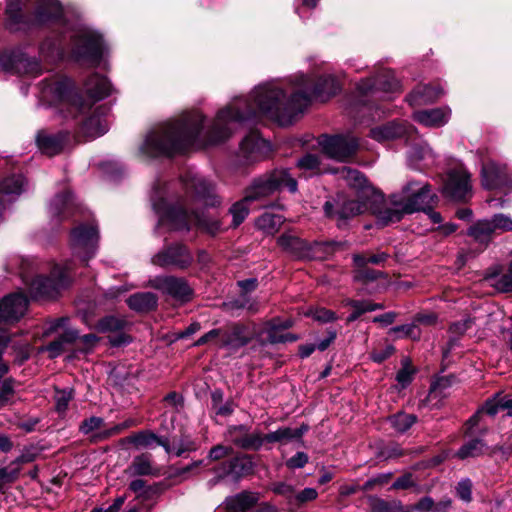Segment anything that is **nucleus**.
<instances>
[{
    "mask_svg": "<svg viewBox=\"0 0 512 512\" xmlns=\"http://www.w3.org/2000/svg\"><path fill=\"white\" fill-rule=\"evenodd\" d=\"M339 90L340 83L333 75L320 77L317 82L302 74L294 76L290 82H265L256 86L247 97H236L220 109L205 130V117L200 112L187 113L178 120L153 127L146 134L139 152L144 157L156 158L220 144L260 116L287 126L303 113L312 97L326 100Z\"/></svg>",
    "mask_w": 512,
    "mask_h": 512,
    "instance_id": "obj_1",
    "label": "nucleus"
},
{
    "mask_svg": "<svg viewBox=\"0 0 512 512\" xmlns=\"http://www.w3.org/2000/svg\"><path fill=\"white\" fill-rule=\"evenodd\" d=\"M84 90L87 99H83L74 90L71 79L53 76L39 83L38 97L44 104L61 105L68 110L69 115L75 117L78 113L89 110L94 102L108 97L112 92V86L107 78L93 74L86 80Z\"/></svg>",
    "mask_w": 512,
    "mask_h": 512,
    "instance_id": "obj_2",
    "label": "nucleus"
},
{
    "mask_svg": "<svg viewBox=\"0 0 512 512\" xmlns=\"http://www.w3.org/2000/svg\"><path fill=\"white\" fill-rule=\"evenodd\" d=\"M176 184H157L151 195L152 206L159 216V226H167L170 230L189 231L198 226L210 234L220 230L217 221L208 219L204 215L188 214L181 202L182 195L176 192Z\"/></svg>",
    "mask_w": 512,
    "mask_h": 512,
    "instance_id": "obj_3",
    "label": "nucleus"
},
{
    "mask_svg": "<svg viewBox=\"0 0 512 512\" xmlns=\"http://www.w3.org/2000/svg\"><path fill=\"white\" fill-rule=\"evenodd\" d=\"M34 8V16L27 19L22 13V0H7L6 26L11 31H26L34 26L48 24L62 16L58 0H28Z\"/></svg>",
    "mask_w": 512,
    "mask_h": 512,
    "instance_id": "obj_4",
    "label": "nucleus"
},
{
    "mask_svg": "<svg viewBox=\"0 0 512 512\" xmlns=\"http://www.w3.org/2000/svg\"><path fill=\"white\" fill-rule=\"evenodd\" d=\"M65 33H69L72 41V56L76 61L92 66L100 62L105 47L99 33L82 23L68 27Z\"/></svg>",
    "mask_w": 512,
    "mask_h": 512,
    "instance_id": "obj_5",
    "label": "nucleus"
},
{
    "mask_svg": "<svg viewBox=\"0 0 512 512\" xmlns=\"http://www.w3.org/2000/svg\"><path fill=\"white\" fill-rule=\"evenodd\" d=\"M400 91V84L395 78L394 73L391 70H381L377 75L372 78L362 80L357 86L358 97L360 98L358 103L350 108V114L356 117L354 114L358 110H371L368 106V102L374 99H391V94Z\"/></svg>",
    "mask_w": 512,
    "mask_h": 512,
    "instance_id": "obj_6",
    "label": "nucleus"
},
{
    "mask_svg": "<svg viewBox=\"0 0 512 512\" xmlns=\"http://www.w3.org/2000/svg\"><path fill=\"white\" fill-rule=\"evenodd\" d=\"M25 265H30L29 260H22L20 275L33 298H53L59 293L60 289L67 287L70 282L68 266H55L51 272V277L36 276L30 279Z\"/></svg>",
    "mask_w": 512,
    "mask_h": 512,
    "instance_id": "obj_7",
    "label": "nucleus"
},
{
    "mask_svg": "<svg viewBox=\"0 0 512 512\" xmlns=\"http://www.w3.org/2000/svg\"><path fill=\"white\" fill-rule=\"evenodd\" d=\"M286 187L290 192L297 191V181L287 169H277L272 173L255 179L245 190V201H259L277 190Z\"/></svg>",
    "mask_w": 512,
    "mask_h": 512,
    "instance_id": "obj_8",
    "label": "nucleus"
},
{
    "mask_svg": "<svg viewBox=\"0 0 512 512\" xmlns=\"http://www.w3.org/2000/svg\"><path fill=\"white\" fill-rule=\"evenodd\" d=\"M278 246L289 255L298 259L320 258L322 254H328L334 247L340 246L339 242H318L308 244L294 231H285L277 238Z\"/></svg>",
    "mask_w": 512,
    "mask_h": 512,
    "instance_id": "obj_9",
    "label": "nucleus"
},
{
    "mask_svg": "<svg viewBox=\"0 0 512 512\" xmlns=\"http://www.w3.org/2000/svg\"><path fill=\"white\" fill-rule=\"evenodd\" d=\"M318 143L327 157L339 162L350 161L359 149L358 139L351 134L322 135Z\"/></svg>",
    "mask_w": 512,
    "mask_h": 512,
    "instance_id": "obj_10",
    "label": "nucleus"
},
{
    "mask_svg": "<svg viewBox=\"0 0 512 512\" xmlns=\"http://www.w3.org/2000/svg\"><path fill=\"white\" fill-rule=\"evenodd\" d=\"M0 69L12 75H33L41 72V66L34 57H29L22 47L0 52Z\"/></svg>",
    "mask_w": 512,
    "mask_h": 512,
    "instance_id": "obj_11",
    "label": "nucleus"
},
{
    "mask_svg": "<svg viewBox=\"0 0 512 512\" xmlns=\"http://www.w3.org/2000/svg\"><path fill=\"white\" fill-rule=\"evenodd\" d=\"M398 196L401 197L408 214L417 211H427V208H432V205L437 200V196L432 193L429 184L417 181L408 182L403 187L402 193L398 194Z\"/></svg>",
    "mask_w": 512,
    "mask_h": 512,
    "instance_id": "obj_12",
    "label": "nucleus"
},
{
    "mask_svg": "<svg viewBox=\"0 0 512 512\" xmlns=\"http://www.w3.org/2000/svg\"><path fill=\"white\" fill-rule=\"evenodd\" d=\"M481 184L487 190H498L504 194L512 192V170L495 160L483 163L480 172Z\"/></svg>",
    "mask_w": 512,
    "mask_h": 512,
    "instance_id": "obj_13",
    "label": "nucleus"
},
{
    "mask_svg": "<svg viewBox=\"0 0 512 512\" xmlns=\"http://www.w3.org/2000/svg\"><path fill=\"white\" fill-rule=\"evenodd\" d=\"M99 235L94 225H80L71 233V249L73 254L87 262L97 250Z\"/></svg>",
    "mask_w": 512,
    "mask_h": 512,
    "instance_id": "obj_14",
    "label": "nucleus"
},
{
    "mask_svg": "<svg viewBox=\"0 0 512 512\" xmlns=\"http://www.w3.org/2000/svg\"><path fill=\"white\" fill-rule=\"evenodd\" d=\"M325 215L338 221V227L350 218L361 215L368 210L366 199H348L339 197L337 200H328L324 204Z\"/></svg>",
    "mask_w": 512,
    "mask_h": 512,
    "instance_id": "obj_15",
    "label": "nucleus"
},
{
    "mask_svg": "<svg viewBox=\"0 0 512 512\" xmlns=\"http://www.w3.org/2000/svg\"><path fill=\"white\" fill-rule=\"evenodd\" d=\"M177 185L181 186L187 198L200 201L205 206H214L217 203L213 196L214 186L202 176L189 172Z\"/></svg>",
    "mask_w": 512,
    "mask_h": 512,
    "instance_id": "obj_16",
    "label": "nucleus"
},
{
    "mask_svg": "<svg viewBox=\"0 0 512 512\" xmlns=\"http://www.w3.org/2000/svg\"><path fill=\"white\" fill-rule=\"evenodd\" d=\"M148 285L180 302L191 300L193 290L183 278L157 276L149 280Z\"/></svg>",
    "mask_w": 512,
    "mask_h": 512,
    "instance_id": "obj_17",
    "label": "nucleus"
},
{
    "mask_svg": "<svg viewBox=\"0 0 512 512\" xmlns=\"http://www.w3.org/2000/svg\"><path fill=\"white\" fill-rule=\"evenodd\" d=\"M443 193L454 200H464L471 194L470 174L463 170H452L448 173Z\"/></svg>",
    "mask_w": 512,
    "mask_h": 512,
    "instance_id": "obj_18",
    "label": "nucleus"
},
{
    "mask_svg": "<svg viewBox=\"0 0 512 512\" xmlns=\"http://www.w3.org/2000/svg\"><path fill=\"white\" fill-rule=\"evenodd\" d=\"M127 322L119 317L106 316L99 320L95 328L98 332L109 333V342L112 346H122L131 342V339L123 330Z\"/></svg>",
    "mask_w": 512,
    "mask_h": 512,
    "instance_id": "obj_19",
    "label": "nucleus"
},
{
    "mask_svg": "<svg viewBox=\"0 0 512 512\" xmlns=\"http://www.w3.org/2000/svg\"><path fill=\"white\" fill-rule=\"evenodd\" d=\"M192 256L182 245L171 246L152 258V263L161 267L176 266L186 268L192 263Z\"/></svg>",
    "mask_w": 512,
    "mask_h": 512,
    "instance_id": "obj_20",
    "label": "nucleus"
},
{
    "mask_svg": "<svg viewBox=\"0 0 512 512\" xmlns=\"http://www.w3.org/2000/svg\"><path fill=\"white\" fill-rule=\"evenodd\" d=\"M270 144L255 131L246 135L240 143V156L247 162L258 161L266 156Z\"/></svg>",
    "mask_w": 512,
    "mask_h": 512,
    "instance_id": "obj_21",
    "label": "nucleus"
},
{
    "mask_svg": "<svg viewBox=\"0 0 512 512\" xmlns=\"http://www.w3.org/2000/svg\"><path fill=\"white\" fill-rule=\"evenodd\" d=\"M28 299L22 293H13L0 301V322L19 320L26 312Z\"/></svg>",
    "mask_w": 512,
    "mask_h": 512,
    "instance_id": "obj_22",
    "label": "nucleus"
},
{
    "mask_svg": "<svg viewBox=\"0 0 512 512\" xmlns=\"http://www.w3.org/2000/svg\"><path fill=\"white\" fill-rule=\"evenodd\" d=\"M416 130L405 122L392 121L384 125L377 126L370 131V136L379 142L390 141L397 138H412Z\"/></svg>",
    "mask_w": 512,
    "mask_h": 512,
    "instance_id": "obj_23",
    "label": "nucleus"
},
{
    "mask_svg": "<svg viewBox=\"0 0 512 512\" xmlns=\"http://www.w3.org/2000/svg\"><path fill=\"white\" fill-rule=\"evenodd\" d=\"M373 214L376 216L379 225L387 226L399 222L407 213L401 197L398 194H393L389 203L382 208L373 210Z\"/></svg>",
    "mask_w": 512,
    "mask_h": 512,
    "instance_id": "obj_24",
    "label": "nucleus"
},
{
    "mask_svg": "<svg viewBox=\"0 0 512 512\" xmlns=\"http://www.w3.org/2000/svg\"><path fill=\"white\" fill-rule=\"evenodd\" d=\"M256 333V331L249 332L248 327L241 324H236L230 329H221V347L239 349L247 345Z\"/></svg>",
    "mask_w": 512,
    "mask_h": 512,
    "instance_id": "obj_25",
    "label": "nucleus"
},
{
    "mask_svg": "<svg viewBox=\"0 0 512 512\" xmlns=\"http://www.w3.org/2000/svg\"><path fill=\"white\" fill-rule=\"evenodd\" d=\"M228 435L235 445L246 450H258L266 441L260 433L247 434V428L244 425L230 427Z\"/></svg>",
    "mask_w": 512,
    "mask_h": 512,
    "instance_id": "obj_26",
    "label": "nucleus"
},
{
    "mask_svg": "<svg viewBox=\"0 0 512 512\" xmlns=\"http://www.w3.org/2000/svg\"><path fill=\"white\" fill-rule=\"evenodd\" d=\"M332 173L338 174L339 179L344 180L348 186L362 191L365 198L376 193L375 188L368 183L366 177L358 170L344 166L332 171Z\"/></svg>",
    "mask_w": 512,
    "mask_h": 512,
    "instance_id": "obj_27",
    "label": "nucleus"
},
{
    "mask_svg": "<svg viewBox=\"0 0 512 512\" xmlns=\"http://www.w3.org/2000/svg\"><path fill=\"white\" fill-rule=\"evenodd\" d=\"M67 134L64 133H49L41 130L36 135V144L41 153L54 156L60 153L64 147Z\"/></svg>",
    "mask_w": 512,
    "mask_h": 512,
    "instance_id": "obj_28",
    "label": "nucleus"
},
{
    "mask_svg": "<svg viewBox=\"0 0 512 512\" xmlns=\"http://www.w3.org/2000/svg\"><path fill=\"white\" fill-rule=\"evenodd\" d=\"M451 111L448 107L433 108L416 111L413 118L418 123L427 127H440L448 122Z\"/></svg>",
    "mask_w": 512,
    "mask_h": 512,
    "instance_id": "obj_29",
    "label": "nucleus"
},
{
    "mask_svg": "<svg viewBox=\"0 0 512 512\" xmlns=\"http://www.w3.org/2000/svg\"><path fill=\"white\" fill-rule=\"evenodd\" d=\"M222 469L223 472L217 471V478L209 481V484L215 485L217 481L224 476H231L233 479L239 478L252 469V462L247 457H236L228 463H225Z\"/></svg>",
    "mask_w": 512,
    "mask_h": 512,
    "instance_id": "obj_30",
    "label": "nucleus"
},
{
    "mask_svg": "<svg viewBox=\"0 0 512 512\" xmlns=\"http://www.w3.org/2000/svg\"><path fill=\"white\" fill-rule=\"evenodd\" d=\"M435 159L432 149L424 142L413 145L408 152V162L415 168L428 167L435 163Z\"/></svg>",
    "mask_w": 512,
    "mask_h": 512,
    "instance_id": "obj_31",
    "label": "nucleus"
},
{
    "mask_svg": "<svg viewBox=\"0 0 512 512\" xmlns=\"http://www.w3.org/2000/svg\"><path fill=\"white\" fill-rule=\"evenodd\" d=\"M65 38L66 36H62L61 38L47 37L40 44L39 52L41 57L48 62L61 60L65 54Z\"/></svg>",
    "mask_w": 512,
    "mask_h": 512,
    "instance_id": "obj_32",
    "label": "nucleus"
},
{
    "mask_svg": "<svg viewBox=\"0 0 512 512\" xmlns=\"http://www.w3.org/2000/svg\"><path fill=\"white\" fill-rule=\"evenodd\" d=\"M443 94L442 89L428 84L418 85L408 96L411 105H424L437 100Z\"/></svg>",
    "mask_w": 512,
    "mask_h": 512,
    "instance_id": "obj_33",
    "label": "nucleus"
},
{
    "mask_svg": "<svg viewBox=\"0 0 512 512\" xmlns=\"http://www.w3.org/2000/svg\"><path fill=\"white\" fill-rule=\"evenodd\" d=\"M74 207V199L70 191L56 194L49 204V211L52 216L66 218Z\"/></svg>",
    "mask_w": 512,
    "mask_h": 512,
    "instance_id": "obj_34",
    "label": "nucleus"
},
{
    "mask_svg": "<svg viewBox=\"0 0 512 512\" xmlns=\"http://www.w3.org/2000/svg\"><path fill=\"white\" fill-rule=\"evenodd\" d=\"M26 189L25 178L22 175H12L0 182V192L9 200H14Z\"/></svg>",
    "mask_w": 512,
    "mask_h": 512,
    "instance_id": "obj_35",
    "label": "nucleus"
},
{
    "mask_svg": "<svg viewBox=\"0 0 512 512\" xmlns=\"http://www.w3.org/2000/svg\"><path fill=\"white\" fill-rule=\"evenodd\" d=\"M258 500L256 494L241 492L225 500L226 508L231 512H245L250 509Z\"/></svg>",
    "mask_w": 512,
    "mask_h": 512,
    "instance_id": "obj_36",
    "label": "nucleus"
},
{
    "mask_svg": "<svg viewBox=\"0 0 512 512\" xmlns=\"http://www.w3.org/2000/svg\"><path fill=\"white\" fill-rule=\"evenodd\" d=\"M128 306L137 312H147L157 306V297L152 292H140L127 299Z\"/></svg>",
    "mask_w": 512,
    "mask_h": 512,
    "instance_id": "obj_37",
    "label": "nucleus"
},
{
    "mask_svg": "<svg viewBox=\"0 0 512 512\" xmlns=\"http://www.w3.org/2000/svg\"><path fill=\"white\" fill-rule=\"evenodd\" d=\"M308 426L302 425L297 429H292L290 427H282L274 432H270L264 436V439L267 442H281L287 443L294 439H300L305 432H307Z\"/></svg>",
    "mask_w": 512,
    "mask_h": 512,
    "instance_id": "obj_38",
    "label": "nucleus"
},
{
    "mask_svg": "<svg viewBox=\"0 0 512 512\" xmlns=\"http://www.w3.org/2000/svg\"><path fill=\"white\" fill-rule=\"evenodd\" d=\"M78 338V331L75 329H65L54 341L49 343L44 350L49 353L50 358L58 357L64 350V345L73 343Z\"/></svg>",
    "mask_w": 512,
    "mask_h": 512,
    "instance_id": "obj_39",
    "label": "nucleus"
},
{
    "mask_svg": "<svg viewBox=\"0 0 512 512\" xmlns=\"http://www.w3.org/2000/svg\"><path fill=\"white\" fill-rule=\"evenodd\" d=\"M494 233L490 219L478 220L467 231L469 236L481 244H488Z\"/></svg>",
    "mask_w": 512,
    "mask_h": 512,
    "instance_id": "obj_40",
    "label": "nucleus"
},
{
    "mask_svg": "<svg viewBox=\"0 0 512 512\" xmlns=\"http://www.w3.org/2000/svg\"><path fill=\"white\" fill-rule=\"evenodd\" d=\"M283 222V216L265 212L259 218H257L255 224L256 227L263 233L267 235H273L279 230Z\"/></svg>",
    "mask_w": 512,
    "mask_h": 512,
    "instance_id": "obj_41",
    "label": "nucleus"
},
{
    "mask_svg": "<svg viewBox=\"0 0 512 512\" xmlns=\"http://www.w3.org/2000/svg\"><path fill=\"white\" fill-rule=\"evenodd\" d=\"M483 410L490 416L496 415L500 410H507V415L512 416V398L497 394L485 402Z\"/></svg>",
    "mask_w": 512,
    "mask_h": 512,
    "instance_id": "obj_42",
    "label": "nucleus"
},
{
    "mask_svg": "<svg viewBox=\"0 0 512 512\" xmlns=\"http://www.w3.org/2000/svg\"><path fill=\"white\" fill-rule=\"evenodd\" d=\"M108 131V123L98 114H94L83 123V132L91 138L102 136Z\"/></svg>",
    "mask_w": 512,
    "mask_h": 512,
    "instance_id": "obj_43",
    "label": "nucleus"
},
{
    "mask_svg": "<svg viewBox=\"0 0 512 512\" xmlns=\"http://www.w3.org/2000/svg\"><path fill=\"white\" fill-rule=\"evenodd\" d=\"M228 311H237L246 309L251 313H256L259 310L258 303L252 299L247 293H241L239 296L232 298L224 303Z\"/></svg>",
    "mask_w": 512,
    "mask_h": 512,
    "instance_id": "obj_44",
    "label": "nucleus"
},
{
    "mask_svg": "<svg viewBox=\"0 0 512 512\" xmlns=\"http://www.w3.org/2000/svg\"><path fill=\"white\" fill-rule=\"evenodd\" d=\"M132 476L150 475L153 473L151 456L142 454L136 456L127 469Z\"/></svg>",
    "mask_w": 512,
    "mask_h": 512,
    "instance_id": "obj_45",
    "label": "nucleus"
},
{
    "mask_svg": "<svg viewBox=\"0 0 512 512\" xmlns=\"http://www.w3.org/2000/svg\"><path fill=\"white\" fill-rule=\"evenodd\" d=\"M417 421V417L413 414H408L405 412H398L389 417V422L391 426L398 433H405L408 429L412 427Z\"/></svg>",
    "mask_w": 512,
    "mask_h": 512,
    "instance_id": "obj_46",
    "label": "nucleus"
},
{
    "mask_svg": "<svg viewBox=\"0 0 512 512\" xmlns=\"http://www.w3.org/2000/svg\"><path fill=\"white\" fill-rule=\"evenodd\" d=\"M485 450V443L481 439H472L466 442L456 452V457L459 459H466L469 457H478L483 454Z\"/></svg>",
    "mask_w": 512,
    "mask_h": 512,
    "instance_id": "obj_47",
    "label": "nucleus"
},
{
    "mask_svg": "<svg viewBox=\"0 0 512 512\" xmlns=\"http://www.w3.org/2000/svg\"><path fill=\"white\" fill-rule=\"evenodd\" d=\"M356 269L354 270L353 279L356 282H360L363 284H367L373 281H376L379 278L385 277V274L381 271L370 269L367 265H355Z\"/></svg>",
    "mask_w": 512,
    "mask_h": 512,
    "instance_id": "obj_48",
    "label": "nucleus"
},
{
    "mask_svg": "<svg viewBox=\"0 0 512 512\" xmlns=\"http://www.w3.org/2000/svg\"><path fill=\"white\" fill-rule=\"evenodd\" d=\"M348 304L353 309V312L347 318L348 322H353V321L357 320L365 312H371V311H375L377 309L383 308V306L381 304H374V303H371L368 301L351 300V301H349Z\"/></svg>",
    "mask_w": 512,
    "mask_h": 512,
    "instance_id": "obj_49",
    "label": "nucleus"
},
{
    "mask_svg": "<svg viewBox=\"0 0 512 512\" xmlns=\"http://www.w3.org/2000/svg\"><path fill=\"white\" fill-rule=\"evenodd\" d=\"M263 332L267 334V341L273 344L293 342L297 339L293 334L284 333L283 330L277 329L276 326H273L268 322L265 324Z\"/></svg>",
    "mask_w": 512,
    "mask_h": 512,
    "instance_id": "obj_50",
    "label": "nucleus"
},
{
    "mask_svg": "<svg viewBox=\"0 0 512 512\" xmlns=\"http://www.w3.org/2000/svg\"><path fill=\"white\" fill-rule=\"evenodd\" d=\"M74 398V390L72 388L55 389L54 401L55 409L59 414H65L70 401Z\"/></svg>",
    "mask_w": 512,
    "mask_h": 512,
    "instance_id": "obj_51",
    "label": "nucleus"
},
{
    "mask_svg": "<svg viewBox=\"0 0 512 512\" xmlns=\"http://www.w3.org/2000/svg\"><path fill=\"white\" fill-rule=\"evenodd\" d=\"M250 203V201H245L244 197L242 200L232 205V207L230 208V213L232 214L233 217L234 226H238L244 221V219L249 213L248 205Z\"/></svg>",
    "mask_w": 512,
    "mask_h": 512,
    "instance_id": "obj_52",
    "label": "nucleus"
},
{
    "mask_svg": "<svg viewBox=\"0 0 512 512\" xmlns=\"http://www.w3.org/2000/svg\"><path fill=\"white\" fill-rule=\"evenodd\" d=\"M388 259V254L385 252H380L373 255H363V254H354L353 262L354 265H380L383 264Z\"/></svg>",
    "mask_w": 512,
    "mask_h": 512,
    "instance_id": "obj_53",
    "label": "nucleus"
},
{
    "mask_svg": "<svg viewBox=\"0 0 512 512\" xmlns=\"http://www.w3.org/2000/svg\"><path fill=\"white\" fill-rule=\"evenodd\" d=\"M487 280L491 281V286L499 292H512V272L503 274L497 278L490 276Z\"/></svg>",
    "mask_w": 512,
    "mask_h": 512,
    "instance_id": "obj_54",
    "label": "nucleus"
},
{
    "mask_svg": "<svg viewBox=\"0 0 512 512\" xmlns=\"http://www.w3.org/2000/svg\"><path fill=\"white\" fill-rule=\"evenodd\" d=\"M494 232H512V218L506 214H495L490 219Z\"/></svg>",
    "mask_w": 512,
    "mask_h": 512,
    "instance_id": "obj_55",
    "label": "nucleus"
},
{
    "mask_svg": "<svg viewBox=\"0 0 512 512\" xmlns=\"http://www.w3.org/2000/svg\"><path fill=\"white\" fill-rule=\"evenodd\" d=\"M320 165V159L317 155L306 154L297 161V166L303 171H318Z\"/></svg>",
    "mask_w": 512,
    "mask_h": 512,
    "instance_id": "obj_56",
    "label": "nucleus"
},
{
    "mask_svg": "<svg viewBox=\"0 0 512 512\" xmlns=\"http://www.w3.org/2000/svg\"><path fill=\"white\" fill-rule=\"evenodd\" d=\"M390 333L397 334L398 337H409L414 340L420 337V333L415 324L395 326L390 329Z\"/></svg>",
    "mask_w": 512,
    "mask_h": 512,
    "instance_id": "obj_57",
    "label": "nucleus"
},
{
    "mask_svg": "<svg viewBox=\"0 0 512 512\" xmlns=\"http://www.w3.org/2000/svg\"><path fill=\"white\" fill-rule=\"evenodd\" d=\"M158 438L155 434L141 432L132 438V442L139 447L147 448L157 444Z\"/></svg>",
    "mask_w": 512,
    "mask_h": 512,
    "instance_id": "obj_58",
    "label": "nucleus"
},
{
    "mask_svg": "<svg viewBox=\"0 0 512 512\" xmlns=\"http://www.w3.org/2000/svg\"><path fill=\"white\" fill-rule=\"evenodd\" d=\"M457 496L464 502L472 499V483L469 479L461 480L456 487Z\"/></svg>",
    "mask_w": 512,
    "mask_h": 512,
    "instance_id": "obj_59",
    "label": "nucleus"
},
{
    "mask_svg": "<svg viewBox=\"0 0 512 512\" xmlns=\"http://www.w3.org/2000/svg\"><path fill=\"white\" fill-rule=\"evenodd\" d=\"M371 512H409L404 511L400 503L393 506L383 500H376L372 504Z\"/></svg>",
    "mask_w": 512,
    "mask_h": 512,
    "instance_id": "obj_60",
    "label": "nucleus"
},
{
    "mask_svg": "<svg viewBox=\"0 0 512 512\" xmlns=\"http://www.w3.org/2000/svg\"><path fill=\"white\" fill-rule=\"evenodd\" d=\"M309 316L322 323L331 322L335 319L334 312L325 308H315L309 311Z\"/></svg>",
    "mask_w": 512,
    "mask_h": 512,
    "instance_id": "obj_61",
    "label": "nucleus"
},
{
    "mask_svg": "<svg viewBox=\"0 0 512 512\" xmlns=\"http://www.w3.org/2000/svg\"><path fill=\"white\" fill-rule=\"evenodd\" d=\"M104 420L101 417L92 416L88 419H85L80 425V431L83 434H89L94 430L100 428L103 424Z\"/></svg>",
    "mask_w": 512,
    "mask_h": 512,
    "instance_id": "obj_62",
    "label": "nucleus"
},
{
    "mask_svg": "<svg viewBox=\"0 0 512 512\" xmlns=\"http://www.w3.org/2000/svg\"><path fill=\"white\" fill-rule=\"evenodd\" d=\"M19 470V466L0 468V484L14 482L18 477Z\"/></svg>",
    "mask_w": 512,
    "mask_h": 512,
    "instance_id": "obj_63",
    "label": "nucleus"
},
{
    "mask_svg": "<svg viewBox=\"0 0 512 512\" xmlns=\"http://www.w3.org/2000/svg\"><path fill=\"white\" fill-rule=\"evenodd\" d=\"M232 452L233 449L231 447L216 445L210 449L208 458L212 461H216L232 454Z\"/></svg>",
    "mask_w": 512,
    "mask_h": 512,
    "instance_id": "obj_64",
    "label": "nucleus"
}]
</instances>
